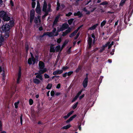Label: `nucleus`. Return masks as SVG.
I'll return each mask as SVG.
<instances>
[{"instance_id":"obj_15","label":"nucleus","mask_w":133,"mask_h":133,"mask_svg":"<svg viewBox=\"0 0 133 133\" xmlns=\"http://www.w3.org/2000/svg\"><path fill=\"white\" fill-rule=\"evenodd\" d=\"M54 45L51 44L50 46V52H55V49L54 46Z\"/></svg>"},{"instance_id":"obj_23","label":"nucleus","mask_w":133,"mask_h":133,"mask_svg":"<svg viewBox=\"0 0 133 133\" xmlns=\"http://www.w3.org/2000/svg\"><path fill=\"white\" fill-rule=\"evenodd\" d=\"M4 38L0 34V46L2 45V43L4 41Z\"/></svg>"},{"instance_id":"obj_37","label":"nucleus","mask_w":133,"mask_h":133,"mask_svg":"<svg viewBox=\"0 0 133 133\" xmlns=\"http://www.w3.org/2000/svg\"><path fill=\"white\" fill-rule=\"evenodd\" d=\"M36 4V3L35 2H32L31 3L32 8H35Z\"/></svg>"},{"instance_id":"obj_40","label":"nucleus","mask_w":133,"mask_h":133,"mask_svg":"<svg viewBox=\"0 0 133 133\" xmlns=\"http://www.w3.org/2000/svg\"><path fill=\"white\" fill-rule=\"evenodd\" d=\"M81 68L80 66H78V68L76 70V73L78 72L80 70H81Z\"/></svg>"},{"instance_id":"obj_20","label":"nucleus","mask_w":133,"mask_h":133,"mask_svg":"<svg viewBox=\"0 0 133 133\" xmlns=\"http://www.w3.org/2000/svg\"><path fill=\"white\" fill-rule=\"evenodd\" d=\"M35 78L33 79V82L36 84H39L41 82V81L39 80L37 78Z\"/></svg>"},{"instance_id":"obj_9","label":"nucleus","mask_w":133,"mask_h":133,"mask_svg":"<svg viewBox=\"0 0 133 133\" xmlns=\"http://www.w3.org/2000/svg\"><path fill=\"white\" fill-rule=\"evenodd\" d=\"M88 44L89 45L88 48L90 49L91 47V45L92 43V39L91 37H89L88 41Z\"/></svg>"},{"instance_id":"obj_59","label":"nucleus","mask_w":133,"mask_h":133,"mask_svg":"<svg viewBox=\"0 0 133 133\" xmlns=\"http://www.w3.org/2000/svg\"><path fill=\"white\" fill-rule=\"evenodd\" d=\"M85 94H83L79 97V99H82L84 96Z\"/></svg>"},{"instance_id":"obj_33","label":"nucleus","mask_w":133,"mask_h":133,"mask_svg":"<svg viewBox=\"0 0 133 133\" xmlns=\"http://www.w3.org/2000/svg\"><path fill=\"white\" fill-rule=\"evenodd\" d=\"M61 49V46L59 45L57 46L55 49L56 51L57 52H58Z\"/></svg>"},{"instance_id":"obj_45","label":"nucleus","mask_w":133,"mask_h":133,"mask_svg":"<svg viewBox=\"0 0 133 133\" xmlns=\"http://www.w3.org/2000/svg\"><path fill=\"white\" fill-rule=\"evenodd\" d=\"M78 97L75 96L72 99V102H75L78 98Z\"/></svg>"},{"instance_id":"obj_29","label":"nucleus","mask_w":133,"mask_h":133,"mask_svg":"<svg viewBox=\"0 0 133 133\" xmlns=\"http://www.w3.org/2000/svg\"><path fill=\"white\" fill-rule=\"evenodd\" d=\"M69 42V41L67 40H65L63 44L62 45V48H64L65 45L68 44Z\"/></svg>"},{"instance_id":"obj_11","label":"nucleus","mask_w":133,"mask_h":133,"mask_svg":"<svg viewBox=\"0 0 133 133\" xmlns=\"http://www.w3.org/2000/svg\"><path fill=\"white\" fill-rule=\"evenodd\" d=\"M63 72V70H57L56 71H55L53 72V74L55 75H60Z\"/></svg>"},{"instance_id":"obj_62","label":"nucleus","mask_w":133,"mask_h":133,"mask_svg":"<svg viewBox=\"0 0 133 133\" xmlns=\"http://www.w3.org/2000/svg\"><path fill=\"white\" fill-rule=\"evenodd\" d=\"M91 37L92 38H93L94 39H95L96 37L95 36L94 34V33H93L91 34Z\"/></svg>"},{"instance_id":"obj_48","label":"nucleus","mask_w":133,"mask_h":133,"mask_svg":"<svg viewBox=\"0 0 133 133\" xmlns=\"http://www.w3.org/2000/svg\"><path fill=\"white\" fill-rule=\"evenodd\" d=\"M105 49L102 46V49L99 50V51L100 53H102L105 50Z\"/></svg>"},{"instance_id":"obj_35","label":"nucleus","mask_w":133,"mask_h":133,"mask_svg":"<svg viewBox=\"0 0 133 133\" xmlns=\"http://www.w3.org/2000/svg\"><path fill=\"white\" fill-rule=\"evenodd\" d=\"M83 91V90H80L77 94L76 96L78 97L79 96L81 95Z\"/></svg>"},{"instance_id":"obj_30","label":"nucleus","mask_w":133,"mask_h":133,"mask_svg":"<svg viewBox=\"0 0 133 133\" xmlns=\"http://www.w3.org/2000/svg\"><path fill=\"white\" fill-rule=\"evenodd\" d=\"M74 20V19L73 18H71L69 19L68 21V24L69 25H71V24Z\"/></svg>"},{"instance_id":"obj_58","label":"nucleus","mask_w":133,"mask_h":133,"mask_svg":"<svg viewBox=\"0 0 133 133\" xmlns=\"http://www.w3.org/2000/svg\"><path fill=\"white\" fill-rule=\"evenodd\" d=\"M61 87V84L60 83L58 84L56 86V88L57 89H59Z\"/></svg>"},{"instance_id":"obj_50","label":"nucleus","mask_w":133,"mask_h":133,"mask_svg":"<svg viewBox=\"0 0 133 133\" xmlns=\"http://www.w3.org/2000/svg\"><path fill=\"white\" fill-rule=\"evenodd\" d=\"M10 4L11 6H14V3L12 0H11L10 1Z\"/></svg>"},{"instance_id":"obj_42","label":"nucleus","mask_w":133,"mask_h":133,"mask_svg":"<svg viewBox=\"0 0 133 133\" xmlns=\"http://www.w3.org/2000/svg\"><path fill=\"white\" fill-rule=\"evenodd\" d=\"M20 122H21V125H22V122H23L22 115V114H21V116H20Z\"/></svg>"},{"instance_id":"obj_47","label":"nucleus","mask_w":133,"mask_h":133,"mask_svg":"<svg viewBox=\"0 0 133 133\" xmlns=\"http://www.w3.org/2000/svg\"><path fill=\"white\" fill-rule=\"evenodd\" d=\"M72 14V13L71 12H69L68 14H66V16L68 17H69Z\"/></svg>"},{"instance_id":"obj_46","label":"nucleus","mask_w":133,"mask_h":133,"mask_svg":"<svg viewBox=\"0 0 133 133\" xmlns=\"http://www.w3.org/2000/svg\"><path fill=\"white\" fill-rule=\"evenodd\" d=\"M37 6L36 8H41L40 4L38 1H37Z\"/></svg>"},{"instance_id":"obj_28","label":"nucleus","mask_w":133,"mask_h":133,"mask_svg":"<svg viewBox=\"0 0 133 133\" xmlns=\"http://www.w3.org/2000/svg\"><path fill=\"white\" fill-rule=\"evenodd\" d=\"M78 103V102H77L72 105V108L74 110L76 108L77 106Z\"/></svg>"},{"instance_id":"obj_19","label":"nucleus","mask_w":133,"mask_h":133,"mask_svg":"<svg viewBox=\"0 0 133 133\" xmlns=\"http://www.w3.org/2000/svg\"><path fill=\"white\" fill-rule=\"evenodd\" d=\"M98 24H96L91 26L89 28V30H93L95 29L98 25Z\"/></svg>"},{"instance_id":"obj_13","label":"nucleus","mask_w":133,"mask_h":133,"mask_svg":"<svg viewBox=\"0 0 133 133\" xmlns=\"http://www.w3.org/2000/svg\"><path fill=\"white\" fill-rule=\"evenodd\" d=\"M88 82V79H87V78H85L82 83L83 85L84 88H85L87 87Z\"/></svg>"},{"instance_id":"obj_56","label":"nucleus","mask_w":133,"mask_h":133,"mask_svg":"<svg viewBox=\"0 0 133 133\" xmlns=\"http://www.w3.org/2000/svg\"><path fill=\"white\" fill-rule=\"evenodd\" d=\"M25 49H29V46L28 44H25Z\"/></svg>"},{"instance_id":"obj_39","label":"nucleus","mask_w":133,"mask_h":133,"mask_svg":"<svg viewBox=\"0 0 133 133\" xmlns=\"http://www.w3.org/2000/svg\"><path fill=\"white\" fill-rule=\"evenodd\" d=\"M2 122L1 120H0V131H2Z\"/></svg>"},{"instance_id":"obj_64","label":"nucleus","mask_w":133,"mask_h":133,"mask_svg":"<svg viewBox=\"0 0 133 133\" xmlns=\"http://www.w3.org/2000/svg\"><path fill=\"white\" fill-rule=\"evenodd\" d=\"M62 31L63 30H62L61 29V28H60L59 29H58L57 30V32H59L60 31Z\"/></svg>"},{"instance_id":"obj_60","label":"nucleus","mask_w":133,"mask_h":133,"mask_svg":"<svg viewBox=\"0 0 133 133\" xmlns=\"http://www.w3.org/2000/svg\"><path fill=\"white\" fill-rule=\"evenodd\" d=\"M46 32H44L43 35H40V37L42 38L44 36L46 35Z\"/></svg>"},{"instance_id":"obj_2","label":"nucleus","mask_w":133,"mask_h":133,"mask_svg":"<svg viewBox=\"0 0 133 133\" xmlns=\"http://www.w3.org/2000/svg\"><path fill=\"white\" fill-rule=\"evenodd\" d=\"M47 71V69L46 68H43L42 69H40L38 71L39 75H38L36 76V78H39L41 81H43V78L42 74L46 72Z\"/></svg>"},{"instance_id":"obj_34","label":"nucleus","mask_w":133,"mask_h":133,"mask_svg":"<svg viewBox=\"0 0 133 133\" xmlns=\"http://www.w3.org/2000/svg\"><path fill=\"white\" fill-rule=\"evenodd\" d=\"M108 2L107 1H104L103 2L101 3L100 4V5H107L108 4Z\"/></svg>"},{"instance_id":"obj_16","label":"nucleus","mask_w":133,"mask_h":133,"mask_svg":"<svg viewBox=\"0 0 133 133\" xmlns=\"http://www.w3.org/2000/svg\"><path fill=\"white\" fill-rule=\"evenodd\" d=\"M74 16H78L79 18H81L83 16L82 13L80 11H78L77 13H75L74 14Z\"/></svg>"},{"instance_id":"obj_5","label":"nucleus","mask_w":133,"mask_h":133,"mask_svg":"<svg viewBox=\"0 0 133 133\" xmlns=\"http://www.w3.org/2000/svg\"><path fill=\"white\" fill-rule=\"evenodd\" d=\"M32 62L33 65H34L36 63V59L34 56L31 57L29 58L28 61V63L30 65L32 64Z\"/></svg>"},{"instance_id":"obj_24","label":"nucleus","mask_w":133,"mask_h":133,"mask_svg":"<svg viewBox=\"0 0 133 133\" xmlns=\"http://www.w3.org/2000/svg\"><path fill=\"white\" fill-rule=\"evenodd\" d=\"M77 32L76 31V30H75L69 35V37L70 38L72 37L73 36L75 35Z\"/></svg>"},{"instance_id":"obj_22","label":"nucleus","mask_w":133,"mask_h":133,"mask_svg":"<svg viewBox=\"0 0 133 133\" xmlns=\"http://www.w3.org/2000/svg\"><path fill=\"white\" fill-rule=\"evenodd\" d=\"M59 17L58 16H57L55 18L53 23V25H55L57 24V22L58 21Z\"/></svg>"},{"instance_id":"obj_36","label":"nucleus","mask_w":133,"mask_h":133,"mask_svg":"<svg viewBox=\"0 0 133 133\" xmlns=\"http://www.w3.org/2000/svg\"><path fill=\"white\" fill-rule=\"evenodd\" d=\"M19 103V101H18L16 102H15L14 103L15 107L16 108H17L18 107V105Z\"/></svg>"},{"instance_id":"obj_26","label":"nucleus","mask_w":133,"mask_h":133,"mask_svg":"<svg viewBox=\"0 0 133 133\" xmlns=\"http://www.w3.org/2000/svg\"><path fill=\"white\" fill-rule=\"evenodd\" d=\"M46 35H48L49 37H51L53 36V34L52 32H46Z\"/></svg>"},{"instance_id":"obj_1","label":"nucleus","mask_w":133,"mask_h":133,"mask_svg":"<svg viewBox=\"0 0 133 133\" xmlns=\"http://www.w3.org/2000/svg\"><path fill=\"white\" fill-rule=\"evenodd\" d=\"M3 32L4 33V36L5 38H8L9 36V30L10 29V26L7 24L5 25H3L1 28Z\"/></svg>"},{"instance_id":"obj_8","label":"nucleus","mask_w":133,"mask_h":133,"mask_svg":"<svg viewBox=\"0 0 133 133\" xmlns=\"http://www.w3.org/2000/svg\"><path fill=\"white\" fill-rule=\"evenodd\" d=\"M71 30V28L70 27H68L67 30L63 32L62 36H65L68 33H69Z\"/></svg>"},{"instance_id":"obj_7","label":"nucleus","mask_w":133,"mask_h":133,"mask_svg":"<svg viewBox=\"0 0 133 133\" xmlns=\"http://www.w3.org/2000/svg\"><path fill=\"white\" fill-rule=\"evenodd\" d=\"M2 19L4 21H8L10 20V17L7 13Z\"/></svg>"},{"instance_id":"obj_61","label":"nucleus","mask_w":133,"mask_h":133,"mask_svg":"<svg viewBox=\"0 0 133 133\" xmlns=\"http://www.w3.org/2000/svg\"><path fill=\"white\" fill-rule=\"evenodd\" d=\"M81 123H79L78 124V128L79 130H81Z\"/></svg>"},{"instance_id":"obj_44","label":"nucleus","mask_w":133,"mask_h":133,"mask_svg":"<svg viewBox=\"0 0 133 133\" xmlns=\"http://www.w3.org/2000/svg\"><path fill=\"white\" fill-rule=\"evenodd\" d=\"M83 25L82 24L80 26H79V27H78L77 29L76 30V31H77V32L83 26Z\"/></svg>"},{"instance_id":"obj_57","label":"nucleus","mask_w":133,"mask_h":133,"mask_svg":"<svg viewBox=\"0 0 133 133\" xmlns=\"http://www.w3.org/2000/svg\"><path fill=\"white\" fill-rule=\"evenodd\" d=\"M108 44H109V43H108L105 44L104 45H103L102 46L105 49V47L107 46Z\"/></svg>"},{"instance_id":"obj_27","label":"nucleus","mask_w":133,"mask_h":133,"mask_svg":"<svg viewBox=\"0 0 133 133\" xmlns=\"http://www.w3.org/2000/svg\"><path fill=\"white\" fill-rule=\"evenodd\" d=\"M57 6L56 8V10L57 11H58L60 7V4L58 1L57 2Z\"/></svg>"},{"instance_id":"obj_54","label":"nucleus","mask_w":133,"mask_h":133,"mask_svg":"<svg viewBox=\"0 0 133 133\" xmlns=\"http://www.w3.org/2000/svg\"><path fill=\"white\" fill-rule=\"evenodd\" d=\"M44 76L45 78H49V76L47 74H44Z\"/></svg>"},{"instance_id":"obj_38","label":"nucleus","mask_w":133,"mask_h":133,"mask_svg":"<svg viewBox=\"0 0 133 133\" xmlns=\"http://www.w3.org/2000/svg\"><path fill=\"white\" fill-rule=\"evenodd\" d=\"M29 104L30 105H32L34 102L33 100L31 99H29Z\"/></svg>"},{"instance_id":"obj_43","label":"nucleus","mask_w":133,"mask_h":133,"mask_svg":"<svg viewBox=\"0 0 133 133\" xmlns=\"http://www.w3.org/2000/svg\"><path fill=\"white\" fill-rule=\"evenodd\" d=\"M73 73V72L72 71H70L67 73L68 76H70L71 74Z\"/></svg>"},{"instance_id":"obj_51","label":"nucleus","mask_w":133,"mask_h":133,"mask_svg":"<svg viewBox=\"0 0 133 133\" xmlns=\"http://www.w3.org/2000/svg\"><path fill=\"white\" fill-rule=\"evenodd\" d=\"M34 22L36 24H37L38 23V19L37 18V17H35V19L34 20Z\"/></svg>"},{"instance_id":"obj_6","label":"nucleus","mask_w":133,"mask_h":133,"mask_svg":"<svg viewBox=\"0 0 133 133\" xmlns=\"http://www.w3.org/2000/svg\"><path fill=\"white\" fill-rule=\"evenodd\" d=\"M21 68L19 66V71L18 74V78H17V83L18 84L19 83L20 80L21 76Z\"/></svg>"},{"instance_id":"obj_10","label":"nucleus","mask_w":133,"mask_h":133,"mask_svg":"<svg viewBox=\"0 0 133 133\" xmlns=\"http://www.w3.org/2000/svg\"><path fill=\"white\" fill-rule=\"evenodd\" d=\"M39 67V69H42L43 68H45V64L42 61H40L39 62L38 64Z\"/></svg>"},{"instance_id":"obj_21","label":"nucleus","mask_w":133,"mask_h":133,"mask_svg":"<svg viewBox=\"0 0 133 133\" xmlns=\"http://www.w3.org/2000/svg\"><path fill=\"white\" fill-rule=\"evenodd\" d=\"M14 21L10 20V21L8 24H9V25L10 26V27H11V28H12L14 26Z\"/></svg>"},{"instance_id":"obj_14","label":"nucleus","mask_w":133,"mask_h":133,"mask_svg":"<svg viewBox=\"0 0 133 133\" xmlns=\"http://www.w3.org/2000/svg\"><path fill=\"white\" fill-rule=\"evenodd\" d=\"M77 115L76 114H75L72 116L66 121V123H69L71 121H72L73 119Z\"/></svg>"},{"instance_id":"obj_53","label":"nucleus","mask_w":133,"mask_h":133,"mask_svg":"<svg viewBox=\"0 0 133 133\" xmlns=\"http://www.w3.org/2000/svg\"><path fill=\"white\" fill-rule=\"evenodd\" d=\"M61 41H62L61 38H60L57 39V43H59L61 42Z\"/></svg>"},{"instance_id":"obj_63","label":"nucleus","mask_w":133,"mask_h":133,"mask_svg":"<svg viewBox=\"0 0 133 133\" xmlns=\"http://www.w3.org/2000/svg\"><path fill=\"white\" fill-rule=\"evenodd\" d=\"M67 75V72H65V73L64 74H63V77H66Z\"/></svg>"},{"instance_id":"obj_18","label":"nucleus","mask_w":133,"mask_h":133,"mask_svg":"<svg viewBox=\"0 0 133 133\" xmlns=\"http://www.w3.org/2000/svg\"><path fill=\"white\" fill-rule=\"evenodd\" d=\"M35 11L37 14L41 15V8H36L35 9Z\"/></svg>"},{"instance_id":"obj_41","label":"nucleus","mask_w":133,"mask_h":133,"mask_svg":"<svg viewBox=\"0 0 133 133\" xmlns=\"http://www.w3.org/2000/svg\"><path fill=\"white\" fill-rule=\"evenodd\" d=\"M80 33L79 32H78L76 35V36L74 37V39L76 40V39L79 36Z\"/></svg>"},{"instance_id":"obj_32","label":"nucleus","mask_w":133,"mask_h":133,"mask_svg":"<svg viewBox=\"0 0 133 133\" xmlns=\"http://www.w3.org/2000/svg\"><path fill=\"white\" fill-rule=\"evenodd\" d=\"M52 86V84H48L47 87H46V88L48 89H50Z\"/></svg>"},{"instance_id":"obj_3","label":"nucleus","mask_w":133,"mask_h":133,"mask_svg":"<svg viewBox=\"0 0 133 133\" xmlns=\"http://www.w3.org/2000/svg\"><path fill=\"white\" fill-rule=\"evenodd\" d=\"M47 4L46 1L45 0H44L42 10L43 12H45L44 15L46 16L48 15L49 13L50 12L47 10Z\"/></svg>"},{"instance_id":"obj_12","label":"nucleus","mask_w":133,"mask_h":133,"mask_svg":"<svg viewBox=\"0 0 133 133\" xmlns=\"http://www.w3.org/2000/svg\"><path fill=\"white\" fill-rule=\"evenodd\" d=\"M69 26V25H68L67 23H65L62 25L61 28L62 30H63V31L65 29H67L68 28Z\"/></svg>"},{"instance_id":"obj_25","label":"nucleus","mask_w":133,"mask_h":133,"mask_svg":"<svg viewBox=\"0 0 133 133\" xmlns=\"http://www.w3.org/2000/svg\"><path fill=\"white\" fill-rule=\"evenodd\" d=\"M71 125L69 124L67 125L66 126H63L62 128V129H67L70 128L71 127Z\"/></svg>"},{"instance_id":"obj_4","label":"nucleus","mask_w":133,"mask_h":133,"mask_svg":"<svg viewBox=\"0 0 133 133\" xmlns=\"http://www.w3.org/2000/svg\"><path fill=\"white\" fill-rule=\"evenodd\" d=\"M35 12L34 9H32L30 11V22L31 23L35 17Z\"/></svg>"},{"instance_id":"obj_17","label":"nucleus","mask_w":133,"mask_h":133,"mask_svg":"<svg viewBox=\"0 0 133 133\" xmlns=\"http://www.w3.org/2000/svg\"><path fill=\"white\" fill-rule=\"evenodd\" d=\"M7 13L4 11H0V17L3 18Z\"/></svg>"},{"instance_id":"obj_49","label":"nucleus","mask_w":133,"mask_h":133,"mask_svg":"<svg viewBox=\"0 0 133 133\" xmlns=\"http://www.w3.org/2000/svg\"><path fill=\"white\" fill-rule=\"evenodd\" d=\"M125 3V1L122 0L120 4V5L122 6Z\"/></svg>"},{"instance_id":"obj_55","label":"nucleus","mask_w":133,"mask_h":133,"mask_svg":"<svg viewBox=\"0 0 133 133\" xmlns=\"http://www.w3.org/2000/svg\"><path fill=\"white\" fill-rule=\"evenodd\" d=\"M55 94L54 91L52 90L51 92V95L52 96H53Z\"/></svg>"},{"instance_id":"obj_31","label":"nucleus","mask_w":133,"mask_h":133,"mask_svg":"<svg viewBox=\"0 0 133 133\" xmlns=\"http://www.w3.org/2000/svg\"><path fill=\"white\" fill-rule=\"evenodd\" d=\"M106 21L105 20H103L101 24V27H102L104 26L106 24Z\"/></svg>"},{"instance_id":"obj_52","label":"nucleus","mask_w":133,"mask_h":133,"mask_svg":"<svg viewBox=\"0 0 133 133\" xmlns=\"http://www.w3.org/2000/svg\"><path fill=\"white\" fill-rule=\"evenodd\" d=\"M69 68L67 66H63L62 68V69L64 70H66L68 69Z\"/></svg>"}]
</instances>
